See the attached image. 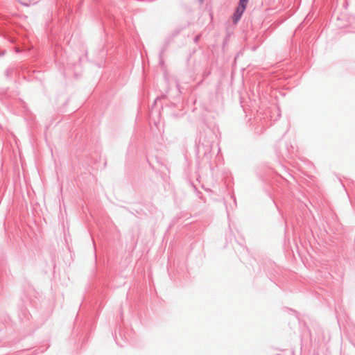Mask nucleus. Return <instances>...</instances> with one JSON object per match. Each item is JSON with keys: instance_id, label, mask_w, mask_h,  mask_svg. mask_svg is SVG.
I'll return each instance as SVG.
<instances>
[{"instance_id": "nucleus-1", "label": "nucleus", "mask_w": 355, "mask_h": 355, "mask_svg": "<svg viewBox=\"0 0 355 355\" xmlns=\"http://www.w3.org/2000/svg\"><path fill=\"white\" fill-rule=\"evenodd\" d=\"M249 0H240L239 5L236 10V12L233 17V21L234 23H237V21L240 19L241 15H243L244 10H245L247 3Z\"/></svg>"}]
</instances>
